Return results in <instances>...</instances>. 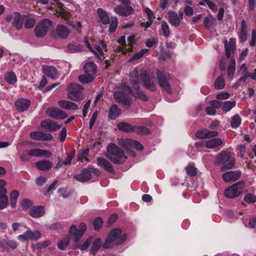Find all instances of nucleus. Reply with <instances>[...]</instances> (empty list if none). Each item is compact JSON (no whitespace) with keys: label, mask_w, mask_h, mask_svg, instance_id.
Wrapping results in <instances>:
<instances>
[{"label":"nucleus","mask_w":256,"mask_h":256,"mask_svg":"<svg viewBox=\"0 0 256 256\" xmlns=\"http://www.w3.org/2000/svg\"><path fill=\"white\" fill-rule=\"evenodd\" d=\"M40 126L42 128L50 132H55L62 127L61 125L58 124L50 120L42 121Z\"/></svg>","instance_id":"nucleus-21"},{"label":"nucleus","mask_w":256,"mask_h":256,"mask_svg":"<svg viewBox=\"0 0 256 256\" xmlns=\"http://www.w3.org/2000/svg\"><path fill=\"white\" fill-rule=\"evenodd\" d=\"M6 182L3 180H0V196L6 195V190L5 188Z\"/></svg>","instance_id":"nucleus-61"},{"label":"nucleus","mask_w":256,"mask_h":256,"mask_svg":"<svg viewBox=\"0 0 256 256\" xmlns=\"http://www.w3.org/2000/svg\"><path fill=\"white\" fill-rule=\"evenodd\" d=\"M30 156L40 157L44 156L49 158L52 156L50 152L40 148H34L28 150Z\"/></svg>","instance_id":"nucleus-26"},{"label":"nucleus","mask_w":256,"mask_h":256,"mask_svg":"<svg viewBox=\"0 0 256 256\" xmlns=\"http://www.w3.org/2000/svg\"><path fill=\"white\" fill-rule=\"evenodd\" d=\"M235 158H231L230 152H222L219 153L216 158V164H222L220 169L222 171L232 168L235 164Z\"/></svg>","instance_id":"nucleus-4"},{"label":"nucleus","mask_w":256,"mask_h":256,"mask_svg":"<svg viewBox=\"0 0 256 256\" xmlns=\"http://www.w3.org/2000/svg\"><path fill=\"white\" fill-rule=\"evenodd\" d=\"M30 104V101L26 98H19L15 102L16 108L20 112H24L27 110Z\"/></svg>","instance_id":"nucleus-20"},{"label":"nucleus","mask_w":256,"mask_h":256,"mask_svg":"<svg viewBox=\"0 0 256 256\" xmlns=\"http://www.w3.org/2000/svg\"><path fill=\"white\" fill-rule=\"evenodd\" d=\"M30 138L36 140H48L53 138L52 135L42 132H33L30 133Z\"/></svg>","instance_id":"nucleus-16"},{"label":"nucleus","mask_w":256,"mask_h":256,"mask_svg":"<svg viewBox=\"0 0 256 256\" xmlns=\"http://www.w3.org/2000/svg\"><path fill=\"white\" fill-rule=\"evenodd\" d=\"M210 104L212 107H214L215 109L220 108H222V102L217 100H212L210 102Z\"/></svg>","instance_id":"nucleus-63"},{"label":"nucleus","mask_w":256,"mask_h":256,"mask_svg":"<svg viewBox=\"0 0 256 256\" xmlns=\"http://www.w3.org/2000/svg\"><path fill=\"white\" fill-rule=\"evenodd\" d=\"M161 29L162 31L164 36L166 38L168 37L170 34V30L169 26L166 22L162 21V22Z\"/></svg>","instance_id":"nucleus-49"},{"label":"nucleus","mask_w":256,"mask_h":256,"mask_svg":"<svg viewBox=\"0 0 256 256\" xmlns=\"http://www.w3.org/2000/svg\"><path fill=\"white\" fill-rule=\"evenodd\" d=\"M212 138L205 142V146L208 148H214L222 144V140L220 138Z\"/></svg>","instance_id":"nucleus-31"},{"label":"nucleus","mask_w":256,"mask_h":256,"mask_svg":"<svg viewBox=\"0 0 256 256\" xmlns=\"http://www.w3.org/2000/svg\"><path fill=\"white\" fill-rule=\"evenodd\" d=\"M37 168L42 171H47L51 168L52 164L49 160H41L36 163Z\"/></svg>","instance_id":"nucleus-30"},{"label":"nucleus","mask_w":256,"mask_h":256,"mask_svg":"<svg viewBox=\"0 0 256 256\" xmlns=\"http://www.w3.org/2000/svg\"><path fill=\"white\" fill-rule=\"evenodd\" d=\"M140 78L142 82L143 86L150 91L156 90V78L153 72L142 70L140 75L137 68L134 69L130 74V80L134 90H132L126 84H121V88L136 98L144 101H147L148 97L146 94L140 89Z\"/></svg>","instance_id":"nucleus-1"},{"label":"nucleus","mask_w":256,"mask_h":256,"mask_svg":"<svg viewBox=\"0 0 256 256\" xmlns=\"http://www.w3.org/2000/svg\"><path fill=\"white\" fill-rule=\"evenodd\" d=\"M92 238L90 237L88 238L85 242H84L82 244V246H80V242H78V244H76V247L78 248H80V250H85L86 249L88 246H89L90 245V244H91L92 242Z\"/></svg>","instance_id":"nucleus-51"},{"label":"nucleus","mask_w":256,"mask_h":256,"mask_svg":"<svg viewBox=\"0 0 256 256\" xmlns=\"http://www.w3.org/2000/svg\"><path fill=\"white\" fill-rule=\"evenodd\" d=\"M94 78L90 74L84 73L78 76V80L82 84H87L91 82Z\"/></svg>","instance_id":"nucleus-37"},{"label":"nucleus","mask_w":256,"mask_h":256,"mask_svg":"<svg viewBox=\"0 0 256 256\" xmlns=\"http://www.w3.org/2000/svg\"><path fill=\"white\" fill-rule=\"evenodd\" d=\"M68 48L71 52H77L81 50V47L78 44H69Z\"/></svg>","instance_id":"nucleus-54"},{"label":"nucleus","mask_w":256,"mask_h":256,"mask_svg":"<svg viewBox=\"0 0 256 256\" xmlns=\"http://www.w3.org/2000/svg\"><path fill=\"white\" fill-rule=\"evenodd\" d=\"M236 106L235 100H228L222 103V110L225 112H230L233 108Z\"/></svg>","instance_id":"nucleus-36"},{"label":"nucleus","mask_w":256,"mask_h":256,"mask_svg":"<svg viewBox=\"0 0 256 256\" xmlns=\"http://www.w3.org/2000/svg\"><path fill=\"white\" fill-rule=\"evenodd\" d=\"M114 11L116 13L121 16H127L132 14L134 8L132 6H126L125 7L121 6H117L114 7Z\"/></svg>","instance_id":"nucleus-22"},{"label":"nucleus","mask_w":256,"mask_h":256,"mask_svg":"<svg viewBox=\"0 0 256 256\" xmlns=\"http://www.w3.org/2000/svg\"><path fill=\"white\" fill-rule=\"evenodd\" d=\"M19 196V192L18 191L14 190L10 194V202L11 204V206L12 208H15L16 204L17 202V200Z\"/></svg>","instance_id":"nucleus-45"},{"label":"nucleus","mask_w":256,"mask_h":256,"mask_svg":"<svg viewBox=\"0 0 256 256\" xmlns=\"http://www.w3.org/2000/svg\"><path fill=\"white\" fill-rule=\"evenodd\" d=\"M134 140L132 139H122L120 142V146L126 150H130L133 146Z\"/></svg>","instance_id":"nucleus-41"},{"label":"nucleus","mask_w":256,"mask_h":256,"mask_svg":"<svg viewBox=\"0 0 256 256\" xmlns=\"http://www.w3.org/2000/svg\"><path fill=\"white\" fill-rule=\"evenodd\" d=\"M230 94L228 92H222L216 95V98L218 100H224L228 99L230 98Z\"/></svg>","instance_id":"nucleus-60"},{"label":"nucleus","mask_w":256,"mask_h":256,"mask_svg":"<svg viewBox=\"0 0 256 256\" xmlns=\"http://www.w3.org/2000/svg\"><path fill=\"white\" fill-rule=\"evenodd\" d=\"M218 136V132L216 131H211L207 128H202L198 130L196 132V136L200 139L211 138Z\"/></svg>","instance_id":"nucleus-14"},{"label":"nucleus","mask_w":256,"mask_h":256,"mask_svg":"<svg viewBox=\"0 0 256 256\" xmlns=\"http://www.w3.org/2000/svg\"><path fill=\"white\" fill-rule=\"evenodd\" d=\"M56 30L58 35L62 38H66L70 33L68 28L62 25L58 26Z\"/></svg>","instance_id":"nucleus-33"},{"label":"nucleus","mask_w":256,"mask_h":256,"mask_svg":"<svg viewBox=\"0 0 256 256\" xmlns=\"http://www.w3.org/2000/svg\"><path fill=\"white\" fill-rule=\"evenodd\" d=\"M6 20L8 22L12 21L13 25L16 26L17 30H20L22 28L24 19L22 16L18 12L8 16Z\"/></svg>","instance_id":"nucleus-15"},{"label":"nucleus","mask_w":256,"mask_h":256,"mask_svg":"<svg viewBox=\"0 0 256 256\" xmlns=\"http://www.w3.org/2000/svg\"><path fill=\"white\" fill-rule=\"evenodd\" d=\"M52 24V21L46 18L42 20L34 28V33L36 36L38 38L44 36L46 34L49 26Z\"/></svg>","instance_id":"nucleus-9"},{"label":"nucleus","mask_w":256,"mask_h":256,"mask_svg":"<svg viewBox=\"0 0 256 256\" xmlns=\"http://www.w3.org/2000/svg\"><path fill=\"white\" fill-rule=\"evenodd\" d=\"M32 201L28 199L23 200L21 202L22 208L24 210L28 209L32 206Z\"/></svg>","instance_id":"nucleus-57"},{"label":"nucleus","mask_w":256,"mask_h":256,"mask_svg":"<svg viewBox=\"0 0 256 256\" xmlns=\"http://www.w3.org/2000/svg\"><path fill=\"white\" fill-rule=\"evenodd\" d=\"M110 24L108 30L110 33L115 32L118 24V20L116 16H113L110 20Z\"/></svg>","instance_id":"nucleus-42"},{"label":"nucleus","mask_w":256,"mask_h":256,"mask_svg":"<svg viewBox=\"0 0 256 256\" xmlns=\"http://www.w3.org/2000/svg\"><path fill=\"white\" fill-rule=\"evenodd\" d=\"M216 19L210 15L204 18V24L207 28L210 30V28H213V26L214 25Z\"/></svg>","instance_id":"nucleus-38"},{"label":"nucleus","mask_w":256,"mask_h":256,"mask_svg":"<svg viewBox=\"0 0 256 256\" xmlns=\"http://www.w3.org/2000/svg\"><path fill=\"white\" fill-rule=\"evenodd\" d=\"M67 90L68 98L75 101L80 99L82 88L80 84H70L67 86Z\"/></svg>","instance_id":"nucleus-8"},{"label":"nucleus","mask_w":256,"mask_h":256,"mask_svg":"<svg viewBox=\"0 0 256 256\" xmlns=\"http://www.w3.org/2000/svg\"><path fill=\"white\" fill-rule=\"evenodd\" d=\"M84 73L90 74L93 77L96 78L97 66L94 62H88L85 64L84 66Z\"/></svg>","instance_id":"nucleus-25"},{"label":"nucleus","mask_w":256,"mask_h":256,"mask_svg":"<svg viewBox=\"0 0 256 256\" xmlns=\"http://www.w3.org/2000/svg\"><path fill=\"white\" fill-rule=\"evenodd\" d=\"M97 12L100 22L104 24H106L110 23V19L106 12L104 10L102 9L99 8L98 9Z\"/></svg>","instance_id":"nucleus-34"},{"label":"nucleus","mask_w":256,"mask_h":256,"mask_svg":"<svg viewBox=\"0 0 256 256\" xmlns=\"http://www.w3.org/2000/svg\"><path fill=\"white\" fill-rule=\"evenodd\" d=\"M79 227L80 230L78 229L76 226L72 225L69 230L70 236L74 238V240L76 244H78L80 239L86 228V224L84 222H81Z\"/></svg>","instance_id":"nucleus-10"},{"label":"nucleus","mask_w":256,"mask_h":256,"mask_svg":"<svg viewBox=\"0 0 256 256\" xmlns=\"http://www.w3.org/2000/svg\"><path fill=\"white\" fill-rule=\"evenodd\" d=\"M241 174V172L238 170L230 171L223 174L222 178L226 182H234L238 180Z\"/></svg>","instance_id":"nucleus-13"},{"label":"nucleus","mask_w":256,"mask_h":256,"mask_svg":"<svg viewBox=\"0 0 256 256\" xmlns=\"http://www.w3.org/2000/svg\"><path fill=\"white\" fill-rule=\"evenodd\" d=\"M103 224V221L102 218L100 217H97L94 220L93 224L94 226V228L95 230H98L100 228L102 224Z\"/></svg>","instance_id":"nucleus-53"},{"label":"nucleus","mask_w":256,"mask_h":256,"mask_svg":"<svg viewBox=\"0 0 256 256\" xmlns=\"http://www.w3.org/2000/svg\"><path fill=\"white\" fill-rule=\"evenodd\" d=\"M58 104L62 108L68 110H76L78 108V106L76 104L68 100H59Z\"/></svg>","instance_id":"nucleus-28"},{"label":"nucleus","mask_w":256,"mask_h":256,"mask_svg":"<svg viewBox=\"0 0 256 256\" xmlns=\"http://www.w3.org/2000/svg\"><path fill=\"white\" fill-rule=\"evenodd\" d=\"M45 208L42 206H34L30 210V214L33 218H40L44 215Z\"/></svg>","instance_id":"nucleus-27"},{"label":"nucleus","mask_w":256,"mask_h":256,"mask_svg":"<svg viewBox=\"0 0 256 256\" xmlns=\"http://www.w3.org/2000/svg\"><path fill=\"white\" fill-rule=\"evenodd\" d=\"M128 94L129 93L122 88L120 86V90L116 91L114 94V96L117 102L130 106L132 101Z\"/></svg>","instance_id":"nucleus-7"},{"label":"nucleus","mask_w":256,"mask_h":256,"mask_svg":"<svg viewBox=\"0 0 256 256\" xmlns=\"http://www.w3.org/2000/svg\"><path fill=\"white\" fill-rule=\"evenodd\" d=\"M42 69L44 74L52 79H56L58 77V70L54 66H43Z\"/></svg>","instance_id":"nucleus-24"},{"label":"nucleus","mask_w":256,"mask_h":256,"mask_svg":"<svg viewBox=\"0 0 256 256\" xmlns=\"http://www.w3.org/2000/svg\"><path fill=\"white\" fill-rule=\"evenodd\" d=\"M134 126L126 122H120L118 124V128L119 130L126 132H134Z\"/></svg>","instance_id":"nucleus-35"},{"label":"nucleus","mask_w":256,"mask_h":256,"mask_svg":"<svg viewBox=\"0 0 256 256\" xmlns=\"http://www.w3.org/2000/svg\"><path fill=\"white\" fill-rule=\"evenodd\" d=\"M156 76L160 86L164 89L167 93L172 94V90L170 84V80L171 77L170 74L156 70Z\"/></svg>","instance_id":"nucleus-6"},{"label":"nucleus","mask_w":256,"mask_h":256,"mask_svg":"<svg viewBox=\"0 0 256 256\" xmlns=\"http://www.w3.org/2000/svg\"><path fill=\"white\" fill-rule=\"evenodd\" d=\"M92 171L87 168L82 169L78 174H75L74 178L78 182H84L92 178Z\"/></svg>","instance_id":"nucleus-17"},{"label":"nucleus","mask_w":256,"mask_h":256,"mask_svg":"<svg viewBox=\"0 0 256 256\" xmlns=\"http://www.w3.org/2000/svg\"><path fill=\"white\" fill-rule=\"evenodd\" d=\"M250 46H254L256 45V30H253L252 32L251 40L249 42Z\"/></svg>","instance_id":"nucleus-62"},{"label":"nucleus","mask_w":256,"mask_h":256,"mask_svg":"<svg viewBox=\"0 0 256 256\" xmlns=\"http://www.w3.org/2000/svg\"><path fill=\"white\" fill-rule=\"evenodd\" d=\"M35 20L33 18H28L24 22V26L26 28H30L35 24Z\"/></svg>","instance_id":"nucleus-58"},{"label":"nucleus","mask_w":256,"mask_h":256,"mask_svg":"<svg viewBox=\"0 0 256 256\" xmlns=\"http://www.w3.org/2000/svg\"><path fill=\"white\" fill-rule=\"evenodd\" d=\"M121 110L116 104H112L110 108L108 114V118L111 120H116L120 114Z\"/></svg>","instance_id":"nucleus-29"},{"label":"nucleus","mask_w":256,"mask_h":256,"mask_svg":"<svg viewBox=\"0 0 256 256\" xmlns=\"http://www.w3.org/2000/svg\"><path fill=\"white\" fill-rule=\"evenodd\" d=\"M224 49L226 52V56L227 58H230L232 55L234 54L236 49V40L230 38L228 42L226 40L224 42Z\"/></svg>","instance_id":"nucleus-18"},{"label":"nucleus","mask_w":256,"mask_h":256,"mask_svg":"<svg viewBox=\"0 0 256 256\" xmlns=\"http://www.w3.org/2000/svg\"><path fill=\"white\" fill-rule=\"evenodd\" d=\"M214 88L216 90H221L224 88L225 86L224 80L222 75L218 76L214 82Z\"/></svg>","instance_id":"nucleus-43"},{"label":"nucleus","mask_w":256,"mask_h":256,"mask_svg":"<svg viewBox=\"0 0 256 256\" xmlns=\"http://www.w3.org/2000/svg\"><path fill=\"white\" fill-rule=\"evenodd\" d=\"M245 186V182L244 180H240L231 186L226 188L224 192V195L226 197L233 198L239 196Z\"/></svg>","instance_id":"nucleus-5"},{"label":"nucleus","mask_w":256,"mask_h":256,"mask_svg":"<svg viewBox=\"0 0 256 256\" xmlns=\"http://www.w3.org/2000/svg\"><path fill=\"white\" fill-rule=\"evenodd\" d=\"M134 132L140 134H148L150 133L149 129L142 126H134Z\"/></svg>","instance_id":"nucleus-44"},{"label":"nucleus","mask_w":256,"mask_h":256,"mask_svg":"<svg viewBox=\"0 0 256 256\" xmlns=\"http://www.w3.org/2000/svg\"><path fill=\"white\" fill-rule=\"evenodd\" d=\"M96 162L98 165L102 168L105 170L110 173L114 174L115 170L112 167V165L107 160L102 157H98L96 158Z\"/></svg>","instance_id":"nucleus-19"},{"label":"nucleus","mask_w":256,"mask_h":256,"mask_svg":"<svg viewBox=\"0 0 256 256\" xmlns=\"http://www.w3.org/2000/svg\"><path fill=\"white\" fill-rule=\"evenodd\" d=\"M70 242V238L68 236L64 237L58 244V248L61 250H64L68 246Z\"/></svg>","instance_id":"nucleus-48"},{"label":"nucleus","mask_w":256,"mask_h":256,"mask_svg":"<svg viewBox=\"0 0 256 256\" xmlns=\"http://www.w3.org/2000/svg\"><path fill=\"white\" fill-rule=\"evenodd\" d=\"M248 29V26L244 19L242 20L240 32L238 33L240 42L243 43L247 40Z\"/></svg>","instance_id":"nucleus-23"},{"label":"nucleus","mask_w":256,"mask_h":256,"mask_svg":"<svg viewBox=\"0 0 256 256\" xmlns=\"http://www.w3.org/2000/svg\"><path fill=\"white\" fill-rule=\"evenodd\" d=\"M47 181V178L44 176H40L37 178L36 182V184L40 186L44 185Z\"/></svg>","instance_id":"nucleus-64"},{"label":"nucleus","mask_w":256,"mask_h":256,"mask_svg":"<svg viewBox=\"0 0 256 256\" xmlns=\"http://www.w3.org/2000/svg\"><path fill=\"white\" fill-rule=\"evenodd\" d=\"M126 235L122 234V231L120 228L113 229L108 236L102 244V247L108 248L120 244L126 240Z\"/></svg>","instance_id":"nucleus-3"},{"label":"nucleus","mask_w":256,"mask_h":256,"mask_svg":"<svg viewBox=\"0 0 256 256\" xmlns=\"http://www.w3.org/2000/svg\"><path fill=\"white\" fill-rule=\"evenodd\" d=\"M242 122V118L238 114H236L232 118V120L230 122V126L232 128H237L240 126Z\"/></svg>","instance_id":"nucleus-39"},{"label":"nucleus","mask_w":256,"mask_h":256,"mask_svg":"<svg viewBox=\"0 0 256 256\" xmlns=\"http://www.w3.org/2000/svg\"><path fill=\"white\" fill-rule=\"evenodd\" d=\"M102 245V242L99 238H96L94 242L92 244V246L90 250V253L92 254L93 255L96 254V252L100 248Z\"/></svg>","instance_id":"nucleus-46"},{"label":"nucleus","mask_w":256,"mask_h":256,"mask_svg":"<svg viewBox=\"0 0 256 256\" xmlns=\"http://www.w3.org/2000/svg\"><path fill=\"white\" fill-rule=\"evenodd\" d=\"M248 78V75H244L240 78L237 82L234 84L233 88L237 89L240 86L244 84L246 79Z\"/></svg>","instance_id":"nucleus-50"},{"label":"nucleus","mask_w":256,"mask_h":256,"mask_svg":"<svg viewBox=\"0 0 256 256\" xmlns=\"http://www.w3.org/2000/svg\"><path fill=\"white\" fill-rule=\"evenodd\" d=\"M186 170L188 174L192 176H195L197 174L196 168L191 164L188 165V166L186 168Z\"/></svg>","instance_id":"nucleus-52"},{"label":"nucleus","mask_w":256,"mask_h":256,"mask_svg":"<svg viewBox=\"0 0 256 256\" xmlns=\"http://www.w3.org/2000/svg\"><path fill=\"white\" fill-rule=\"evenodd\" d=\"M94 50L96 52V54H94L96 55L98 58L101 59L104 56V52L102 48L100 46H94Z\"/></svg>","instance_id":"nucleus-59"},{"label":"nucleus","mask_w":256,"mask_h":256,"mask_svg":"<svg viewBox=\"0 0 256 256\" xmlns=\"http://www.w3.org/2000/svg\"><path fill=\"white\" fill-rule=\"evenodd\" d=\"M244 200L248 203H254L256 202V196L250 194H248L244 196Z\"/></svg>","instance_id":"nucleus-56"},{"label":"nucleus","mask_w":256,"mask_h":256,"mask_svg":"<svg viewBox=\"0 0 256 256\" xmlns=\"http://www.w3.org/2000/svg\"><path fill=\"white\" fill-rule=\"evenodd\" d=\"M46 114L52 118L55 119H64L68 117L67 114L56 108H50L46 110Z\"/></svg>","instance_id":"nucleus-12"},{"label":"nucleus","mask_w":256,"mask_h":256,"mask_svg":"<svg viewBox=\"0 0 256 256\" xmlns=\"http://www.w3.org/2000/svg\"><path fill=\"white\" fill-rule=\"evenodd\" d=\"M8 204V198L6 195L0 196V209L5 208Z\"/></svg>","instance_id":"nucleus-55"},{"label":"nucleus","mask_w":256,"mask_h":256,"mask_svg":"<svg viewBox=\"0 0 256 256\" xmlns=\"http://www.w3.org/2000/svg\"><path fill=\"white\" fill-rule=\"evenodd\" d=\"M28 230L23 234H20L18 236V238L22 240L24 242L26 240H37L42 236V234L39 230H31L29 228H26Z\"/></svg>","instance_id":"nucleus-11"},{"label":"nucleus","mask_w":256,"mask_h":256,"mask_svg":"<svg viewBox=\"0 0 256 256\" xmlns=\"http://www.w3.org/2000/svg\"><path fill=\"white\" fill-rule=\"evenodd\" d=\"M4 78L6 82L13 84L16 82L17 78L15 74L13 72H9L6 73Z\"/></svg>","instance_id":"nucleus-40"},{"label":"nucleus","mask_w":256,"mask_h":256,"mask_svg":"<svg viewBox=\"0 0 256 256\" xmlns=\"http://www.w3.org/2000/svg\"><path fill=\"white\" fill-rule=\"evenodd\" d=\"M4 246H3L4 248L8 249V248H10L12 249H15L18 246L17 242L16 240H4Z\"/></svg>","instance_id":"nucleus-47"},{"label":"nucleus","mask_w":256,"mask_h":256,"mask_svg":"<svg viewBox=\"0 0 256 256\" xmlns=\"http://www.w3.org/2000/svg\"><path fill=\"white\" fill-rule=\"evenodd\" d=\"M168 14L170 24L176 27L178 26L180 23V20L178 14L174 12H170Z\"/></svg>","instance_id":"nucleus-32"},{"label":"nucleus","mask_w":256,"mask_h":256,"mask_svg":"<svg viewBox=\"0 0 256 256\" xmlns=\"http://www.w3.org/2000/svg\"><path fill=\"white\" fill-rule=\"evenodd\" d=\"M106 156L112 162L117 164L124 163L127 158L124 151L114 143L108 144Z\"/></svg>","instance_id":"nucleus-2"}]
</instances>
